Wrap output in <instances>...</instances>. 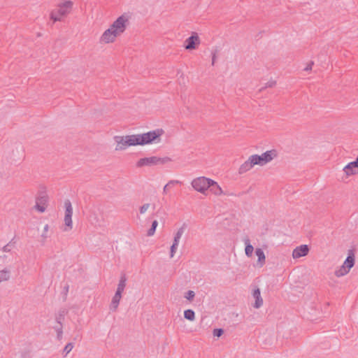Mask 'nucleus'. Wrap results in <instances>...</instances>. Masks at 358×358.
I'll return each mask as SVG.
<instances>
[{
	"label": "nucleus",
	"instance_id": "28",
	"mask_svg": "<svg viewBox=\"0 0 358 358\" xmlns=\"http://www.w3.org/2000/svg\"><path fill=\"white\" fill-rule=\"evenodd\" d=\"M10 278V271L7 269L0 271V282L8 280Z\"/></svg>",
	"mask_w": 358,
	"mask_h": 358
},
{
	"label": "nucleus",
	"instance_id": "35",
	"mask_svg": "<svg viewBox=\"0 0 358 358\" xmlns=\"http://www.w3.org/2000/svg\"><path fill=\"white\" fill-rule=\"evenodd\" d=\"M150 207V203H145L142 206L140 207L139 211L141 214L145 213L148 208Z\"/></svg>",
	"mask_w": 358,
	"mask_h": 358
},
{
	"label": "nucleus",
	"instance_id": "34",
	"mask_svg": "<svg viewBox=\"0 0 358 358\" xmlns=\"http://www.w3.org/2000/svg\"><path fill=\"white\" fill-rule=\"evenodd\" d=\"M178 244H175V243H173L172 245L171 246V250H170V257H173L176 253V249L178 248Z\"/></svg>",
	"mask_w": 358,
	"mask_h": 358
},
{
	"label": "nucleus",
	"instance_id": "25",
	"mask_svg": "<svg viewBox=\"0 0 358 358\" xmlns=\"http://www.w3.org/2000/svg\"><path fill=\"white\" fill-rule=\"evenodd\" d=\"M350 270H348L347 268L343 264L338 269L335 271V275L336 277H342L348 274Z\"/></svg>",
	"mask_w": 358,
	"mask_h": 358
},
{
	"label": "nucleus",
	"instance_id": "42",
	"mask_svg": "<svg viewBox=\"0 0 358 358\" xmlns=\"http://www.w3.org/2000/svg\"><path fill=\"white\" fill-rule=\"evenodd\" d=\"M3 252H10V245L9 244H7L6 245L3 246Z\"/></svg>",
	"mask_w": 358,
	"mask_h": 358
},
{
	"label": "nucleus",
	"instance_id": "21",
	"mask_svg": "<svg viewBox=\"0 0 358 358\" xmlns=\"http://www.w3.org/2000/svg\"><path fill=\"white\" fill-rule=\"evenodd\" d=\"M244 243H245V255H246L247 257H250L252 255V252H253V250H254V248L250 244V239L248 238H245L244 239Z\"/></svg>",
	"mask_w": 358,
	"mask_h": 358
},
{
	"label": "nucleus",
	"instance_id": "10",
	"mask_svg": "<svg viewBox=\"0 0 358 358\" xmlns=\"http://www.w3.org/2000/svg\"><path fill=\"white\" fill-rule=\"evenodd\" d=\"M309 247L308 245H301L294 249L292 252V257L294 259H299L304 257L308 254Z\"/></svg>",
	"mask_w": 358,
	"mask_h": 358
},
{
	"label": "nucleus",
	"instance_id": "13",
	"mask_svg": "<svg viewBox=\"0 0 358 358\" xmlns=\"http://www.w3.org/2000/svg\"><path fill=\"white\" fill-rule=\"evenodd\" d=\"M355 250L353 249H350L348 250V257L343 262V265L348 270H350L355 265Z\"/></svg>",
	"mask_w": 358,
	"mask_h": 358
},
{
	"label": "nucleus",
	"instance_id": "36",
	"mask_svg": "<svg viewBox=\"0 0 358 358\" xmlns=\"http://www.w3.org/2000/svg\"><path fill=\"white\" fill-rule=\"evenodd\" d=\"M69 285L68 284H66L63 288L62 294H64V301L66 299V296H67V294L69 292Z\"/></svg>",
	"mask_w": 358,
	"mask_h": 358
},
{
	"label": "nucleus",
	"instance_id": "24",
	"mask_svg": "<svg viewBox=\"0 0 358 358\" xmlns=\"http://www.w3.org/2000/svg\"><path fill=\"white\" fill-rule=\"evenodd\" d=\"M53 329L57 332V339L58 341H62L63 338V325L62 324H57V325L53 327Z\"/></svg>",
	"mask_w": 358,
	"mask_h": 358
},
{
	"label": "nucleus",
	"instance_id": "17",
	"mask_svg": "<svg viewBox=\"0 0 358 358\" xmlns=\"http://www.w3.org/2000/svg\"><path fill=\"white\" fill-rule=\"evenodd\" d=\"M121 297L122 294L115 292L110 305V310L111 311L115 312L117 310Z\"/></svg>",
	"mask_w": 358,
	"mask_h": 358
},
{
	"label": "nucleus",
	"instance_id": "4",
	"mask_svg": "<svg viewBox=\"0 0 358 358\" xmlns=\"http://www.w3.org/2000/svg\"><path fill=\"white\" fill-rule=\"evenodd\" d=\"M164 131L162 129H157L146 133L141 134L143 139V145L151 144L152 143H158L160 137L164 134Z\"/></svg>",
	"mask_w": 358,
	"mask_h": 358
},
{
	"label": "nucleus",
	"instance_id": "38",
	"mask_svg": "<svg viewBox=\"0 0 358 358\" xmlns=\"http://www.w3.org/2000/svg\"><path fill=\"white\" fill-rule=\"evenodd\" d=\"M276 85V81L271 80L266 83L265 87H273Z\"/></svg>",
	"mask_w": 358,
	"mask_h": 358
},
{
	"label": "nucleus",
	"instance_id": "43",
	"mask_svg": "<svg viewBox=\"0 0 358 358\" xmlns=\"http://www.w3.org/2000/svg\"><path fill=\"white\" fill-rule=\"evenodd\" d=\"M169 187V185L168 184H166L164 187V189H163V193L164 194H166L167 192V189H168V187Z\"/></svg>",
	"mask_w": 358,
	"mask_h": 358
},
{
	"label": "nucleus",
	"instance_id": "12",
	"mask_svg": "<svg viewBox=\"0 0 358 358\" xmlns=\"http://www.w3.org/2000/svg\"><path fill=\"white\" fill-rule=\"evenodd\" d=\"M343 171L347 176L356 175L358 173V164L355 161L351 162L343 169Z\"/></svg>",
	"mask_w": 358,
	"mask_h": 358
},
{
	"label": "nucleus",
	"instance_id": "16",
	"mask_svg": "<svg viewBox=\"0 0 358 358\" xmlns=\"http://www.w3.org/2000/svg\"><path fill=\"white\" fill-rule=\"evenodd\" d=\"M252 296L255 299V302L253 306L255 308H260L263 304V299L261 297L260 289L258 287L254 289Z\"/></svg>",
	"mask_w": 358,
	"mask_h": 358
},
{
	"label": "nucleus",
	"instance_id": "3",
	"mask_svg": "<svg viewBox=\"0 0 358 358\" xmlns=\"http://www.w3.org/2000/svg\"><path fill=\"white\" fill-rule=\"evenodd\" d=\"M213 183V180L204 176L198 177L192 181V187L197 192L205 194Z\"/></svg>",
	"mask_w": 358,
	"mask_h": 358
},
{
	"label": "nucleus",
	"instance_id": "1",
	"mask_svg": "<svg viewBox=\"0 0 358 358\" xmlns=\"http://www.w3.org/2000/svg\"><path fill=\"white\" fill-rule=\"evenodd\" d=\"M73 3L71 1H65L58 4L57 8L52 10L50 13V18L53 21L60 22L62 17L67 16L73 9Z\"/></svg>",
	"mask_w": 358,
	"mask_h": 358
},
{
	"label": "nucleus",
	"instance_id": "32",
	"mask_svg": "<svg viewBox=\"0 0 358 358\" xmlns=\"http://www.w3.org/2000/svg\"><path fill=\"white\" fill-rule=\"evenodd\" d=\"M195 296V293L194 291L192 290H189L187 291L186 293H185V297L189 300V301H192L193 300V299L194 298Z\"/></svg>",
	"mask_w": 358,
	"mask_h": 358
},
{
	"label": "nucleus",
	"instance_id": "18",
	"mask_svg": "<svg viewBox=\"0 0 358 358\" xmlns=\"http://www.w3.org/2000/svg\"><path fill=\"white\" fill-rule=\"evenodd\" d=\"M208 189L216 196H220L224 194L222 188L217 184V182L213 180V183L210 184V186L208 187Z\"/></svg>",
	"mask_w": 358,
	"mask_h": 358
},
{
	"label": "nucleus",
	"instance_id": "7",
	"mask_svg": "<svg viewBox=\"0 0 358 358\" xmlns=\"http://www.w3.org/2000/svg\"><path fill=\"white\" fill-rule=\"evenodd\" d=\"M200 38L198 34L194 32L185 41V48L186 50H194L200 44Z\"/></svg>",
	"mask_w": 358,
	"mask_h": 358
},
{
	"label": "nucleus",
	"instance_id": "5",
	"mask_svg": "<svg viewBox=\"0 0 358 358\" xmlns=\"http://www.w3.org/2000/svg\"><path fill=\"white\" fill-rule=\"evenodd\" d=\"M251 156L255 165L264 166L277 156V151L271 150L266 151L261 155H252Z\"/></svg>",
	"mask_w": 358,
	"mask_h": 358
},
{
	"label": "nucleus",
	"instance_id": "30",
	"mask_svg": "<svg viewBox=\"0 0 358 358\" xmlns=\"http://www.w3.org/2000/svg\"><path fill=\"white\" fill-rule=\"evenodd\" d=\"M73 346V343H69L66 345L62 352L64 357H66V355L72 350Z\"/></svg>",
	"mask_w": 358,
	"mask_h": 358
},
{
	"label": "nucleus",
	"instance_id": "29",
	"mask_svg": "<svg viewBox=\"0 0 358 358\" xmlns=\"http://www.w3.org/2000/svg\"><path fill=\"white\" fill-rule=\"evenodd\" d=\"M157 225H158L157 220H154L152 222L151 227L148 229V231L147 232V236H153L155 234V233L156 228H157Z\"/></svg>",
	"mask_w": 358,
	"mask_h": 358
},
{
	"label": "nucleus",
	"instance_id": "20",
	"mask_svg": "<svg viewBox=\"0 0 358 358\" xmlns=\"http://www.w3.org/2000/svg\"><path fill=\"white\" fill-rule=\"evenodd\" d=\"M126 281H127L126 275L124 274L122 275L120 277L119 283L117 285V288L115 292L116 293L122 294V293L123 292V291L126 287Z\"/></svg>",
	"mask_w": 358,
	"mask_h": 358
},
{
	"label": "nucleus",
	"instance_id": "6",
	"mask_svg": "<svg viewBox=\"0 0 358 358\" xmlns=\"http://www.w3.org/2000/svg\"><path fill=\"white\" fill-rule=\"evenodd\" d=\"M129 23V18L125 15H122L118 17L110 27L114 30L118 36L123 34L127 29V25Z\"/></svg>",
	"mask_w": 358,
	"mask_h": 358
},
{
	"label": "nucleus",
	"instance_id": "19",
	"mask_svg": "<svg viewBox=\"0 0 358 358\" xmlns=\"http://www.w3.org/2000/svg\"><path fill=\"white\" fill-rule=\"evenodd\" d=\"M68 313V310L66 308H61L58 311L57 314L55 316V320L57 324H62V322L64 320L66 315Z\"/></svg>",
	"mask_w": 358,
	"mask_h": 358
},
{
	"label": "nucleus",
	"instance_id": "31",
	"mask_svg": "<svg viewBox=\"0 0 358 358\" xmlns=\"http://www.w3.org/2000/svg\"><path fill=\"white\" fill-rule=\"evenodd\" d=\"M64 223L66 227L69 228V229H72V215H64Z\"/></svg>",
	"mask_w": 358,
	"mask_h": 358
},
{
	"label": "nucleus",
	"instance_id": "11",
	"mask_svg": "<svg viewBox=\"0 0 358 358\" xmlns=\"http://www.w3.org/2000/svg\"><path fill=\"white\" fill-rule=\"evenodd\" d=\"M114 139L117 143L115 150H125L127 147L131 146L130 144H128V136H115Z\"/></svg>",
	"mask_w": 358,
	"mask_h": 358
},
{
	"label": "nucleus",
	"instance_id": "2",
	"mask_svg": "<svg viewBox=\"0 0 358 358\" xmlns=\"http://www.w3.org/2000/svg\"><path fill=\"white\" fill-rule=\"evenodd\" d=\"M171 161V159L168 157H159L157 156H152L150 157H144L140 159L137 163L136 166L137 167H142L144 166H156L159 164H164L169 162Z\"/></svg>",
	"mask_w": 358,
	"mask_h": 358
},
{
	"label": "nucleus",
	"instance_id": "41",
	"mask_svg": "<svg viewBox=\"0 0 358 358\" xmlns=\"http://www.w3.org/2000/svg\"><path fill=\"white\" fill-rule=\"evenodd\" d=\"M216 59V51L212 52V65L215 64Z\"/></svg>",
	"mask_w": 358,
	"mask_h": 358
},
{
	"label": "nucleus",
	"instance_id": "39",
	"mask_svg": "<svg viewBox=\"0 0 358 358\" xmlns=\"http://www.w3.org/2000/svg\"><path fill=\"white\" fill-rule=\"evenodd\" d=\"M314 64V62L313 61L310 62L306 68H304V71H310L312 69L313 65Z\"/></svg>",
	"mask_w": 358,
	"mask_h": 358
},
{
	"label": "nucleus",
	"instance_id": "23",
	"mask_svg": "<svg viewBox=\"0 0 358 358\" xmlns=\"http://www.w3.org/2000/svg\"><path fill=\"white\" fill-rule=\"evenodd\" d=\"M185 224H184L180 228H179L178 229L177 232L176 233V234L174 236L173 243L178 245L179 241L185 231Z\"/></svg>",
	"mask_w": 358,
	"mask_h": 358
},
{
	"label": "nucleus",
	"instance_id": "27",
	"mask_svg": "<svg viewBox=\"0 0 358 358\" xmlns=\"http://www.w3.org/2000/svg\"><path fill=\"white\" fill-rule=\"evenodd\" d=\"M64 207H65V215H73V208L70 200L66 199L64 201Z\"/></svg>",
	"mask_w": 358,
	"mask_h": 358
},
{
	"label": "nucleus",
	"instance_id": "22",
	"mask_svg": "<svg viewBox=\"0 0 358 358\" xmlns=\"http://www.w3.org/2000/svg\"><path fill=\"white\" fill-rule=\"evenodd\" d=\"M255 254L258 257V263L260 264L261 266H263V264L265 263L266 259V257L263 250L261 248H257L255 250Z\"/></svg>",
	"mask_w": 358,
	"mask_h": 358
},
{
	"label": "nucleus",
	"instance_id": "33",
	"mask_svg": "<svg viewBox=\"0 0 358 358\" xmlns=\"http://www.w3.org/2000/svg\"><path fill=\"white\" fill-rule=\"evenodd\" d=\"M224 334V330L222 328H217L213 330V336L220 337Z\"/></svg>",
	"mask_w": 358,
	"mask_h": 358
},
{
	"label": "nucleus",
	"instance_id": "44",
	"mask_svg": "<svg viewBox=\"0 0 358 358\" xmlns=\"http://www.w3.org/2000/svg\"><path fill=\"white\" fill-rule=\"evenodd\" d=\"M355 161V162H357V164H358V155H357V159H356Z\"/></svg>",
	"mask_w": 358,
	"mask_h": 358
},
{
	"label": "nucleus",
	"instance_id": "15",
	"mask_svg": "<svg viewBox=\"0 0 358 358\" xmlns=\"http://www.w3.org/2000/svg\"><path fill=\"white\" fill-rule=\"evenodd\" d=\"M255 165L252 156H250L247 161L241 165L238 173L243 174L250 171Z\"/></svg>",
	"mask_w": 358,
	"mask_h": 358
},
{
	"label": "nucleus",
	"instance_id": "14",
	"mask_svg": "<svg viewBox=\"0 0 358 358\" xmlns=\"http://www.w3.org/2000/svg\"><path fill=\"white\" fill-rule=\"evenodd\" d=\"M128 136V144L131 146L143 145L142 135L141 134H132Z\"/></svg>",
	"mask_w": 358,
	"mask_h": 358
},
{
	"label": "nucleus",
	"instance_id": "8",
	"mask_svg": "<svg viewBox=\"0 0 358 358\" xmlns=\"http://www.w3.org/2000/svg\"><path fill=\"white\" fill-rule=\"evenodd\" d=\"M48 201V196L45 194H40L36 199L34 208L40 213H43L46 210Z\"/></svg>",
	"mask_w": 358,
	"mask_h": 358
},
{
	"label": "nucleus",
	"instance_id": "37",
	"mask_svg": "<svg viewBox=\"0 0 358 358\" xmlns=\"http://www.w3.org/2000/svg\"><path fill=\"white\" fill-rule=\"evenodd\" d=\"M48 229H49V226L48 224H45V227H44V229H43V233L42 234L41 236L45 239L48 236H47V232L48 231Z\"/></svg>",
	"mask_w": 358,
	"mask_h": 358
},
{
	"label": "nucleus",
	"instance_id": "26",
	"mask_svg": "<svg viewBox=\"0 0 358 358\" xmlns=\"http://www.w3.org/2000/svg\"><path fill=\"white\" fill-rule=\"evenodd\" d=\"M184 317L189 321H194L195 319V313L192 309H187L184 311Z\"/></svg>",
	"mask_w": 358,
	"mask_h": 358
},
{
	"label": "nucleus",
	"instance_id": "40",
	"mask_svg": "<svg viewBox=\"0 0 358 358\" xmlns=\"http://www.w3.org/2000/svg\"><path fill=\"white\" fill-rule=\"evenodd\" d=\"M181 182L179 181V180H170L167 184L171 186V185H173L175 184H180Z\"/></svg>",
	"mask_w": 358,
	"mask_h": 358
},
{
	"label": "nucleus",
	"instance_id": "9",
	"mask_svg": "<svg viewBox=\"0 0 358 358\" xmlns=\"http://www.w3.org/2000/svg\"><path fill=\"white\" fill-rule=\"evenodd\" d=\"M117 36H118L117 34L110 27L103 33L100 40L105 43H110L114 42Z\"/></svg>",
	"mask_w": 358,
	"mask_h": 358
}]
</instances>
